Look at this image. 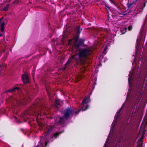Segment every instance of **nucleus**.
Segmentation results:
<instances>
[{"label":"nucleus","instance_id":"obj_1","mask_svg":"<svg viewBox=\"0 0 147 147\" xmlns=\"http://www.w3.org/2000/svg\"><path fill=\"white\" fill-rule=\"evenodd\" d=\"M92 53L91 49L89 48H85L80 49L79 50L78 55L79 58L78 62L80 63L81 65L85 64V60Z\"/></svg>","mask_w":147,"mask_h":147},{"label":"nucleus","instance_id":"obj_2","mask_svg":"<svg viewBox=\"0 0 147 147\" xmlns=\"http://www.w3.org/2000/svg\"><path fill=\"white\" fill-rule=\"evenodd\" d=\"M92 53L91 49L89 48H85L80 49L79 50L78 55L79 58L78 62L80 63L81 65L85 64V60Z\"/></svg>","mask_w":147,"mask_h":147},{"label":"nucleus","instance_id":"obj_3","mask_svg":"<svg viewBox=\"0 0 147 147\" xmlns=\"http://www.w3.org/2000/svg\"><path fill=\"white\" fill-rule=\"evenodd\" d=\"M63 113V117H65L66 120H67L70 117L71 118L74 114V110L71 107L65 109Z\"/></svg>","mask_w":147,"mask_h":147},{"label":"nucleus","instance_id":"obj_4","mask_svg":"<svg viewBox=\"0 0 147 147\" xmlns=\"http://www.w3.org/2000/svg\"><path fill=\"white\" fill-rule=\"evenodd\" d=\"M39 101V100L38 99L35 101V104L32 106L31 109V111L35 112L40 110L41 108H40V106L38 103Z\"/></svg>","mask_w":147,"mask_h":147},{"label":"nucleus","instance_id":"obj_5","mask_svg":"<svg viewBox=\"0 0 147 147\" xmlns=\"http://www.w3.org/2000/svg\"><path fill=\"white\" fill-rule=\"evenodd\" d=\"M90 101V97L89 96H86L85 97L82 102V104L83 105L81 110L82 111H85L89 108V106L87 105L85 109H84L83 107H84V104L87 103Z\"/></svg>","mask_w":147,"mask_h":147},{"label":"nucleus","instance_id":"obj_6","mask_svg":"<svg viewBox=\"0 0 147 147\" xmlns=\"http://www.w3.org/2000/svg\"><path fill=\"white\" fill-rule=\"evenodd\" d=\"M30 100V98H29V94H28L26 96L24 95L23 97H21L20 100L18 101V100H16V102L17 103L20 102L21 103H23L25 104L27 103V101H29Z\"/></svg>","mask_w":147,"mask_h":147},{"label":"nucleus","instance_id":"obj_7","mask_svg":"<svg viewBox=\"0 0 147 147\" xmlns=\"http://www.w3.org/2000/svg\"><path fill=\"white\" fill-rule=\"evenodd\" d=\"M85 40L84 38H80L79 39L77 42L75 43V45L76 47H78L81 46H84L83 45L84 44Z\"/></svg>","mask_w":147,"mask_h":147},{"label":"nucleus","instance_id":"obj_8","mask_svg":"<svg viewBox=\"0 0 147 147\" xmlns=\"http://www.w3.org/2000/svg\"><path fill=\"white\" fill-rule=\"evenodd\" d=\"M59 120L57 122L58 125H62L65 124V120H66L65 117L63 116L62 117H59Z\"/></svg>","mask_w":147,"mask_h":147},{"label":"nucleus","instance_id":"obj_9","mask_svg":"<svg viewBox=\"0 0 147 147\" xmlns=\"http://www.w3.org/2000/svg\"><path fill=\"white\" fill-rule=\"evenodd\" d=\"M22 80L24 83L25 84L29 83V79L27 75H22Z\"/></svg>","mask_w":147,"mask_h":147},{"label":"nucleus","instance_id":"obj_10","mask_svg":"<svg viewBox=\"0 0 147 147\" xmlns=\"http://www.w3.org/2000/svg\"><path fill=\"white\" fill-rule=\"evenodd\" d=\"M64 131L63 130L62 131L59 132H57L54 134L53 135H51V137L52 138H54V139H56L57 138L59 137V135L64 132Z\"/></svg>","mask_w":147,"mask_h":147},{"label":"nucleus","instance_id":"obj_11","mask_svg":"<svg viewBox=\"0 0 147 147\" xmlns=\"http://www.w3.org/2000/svg\"><path fill=\"white\" fill-rule=\"evenodd\" d=\"M77 55L76 54L73 55L71 56V58H69V59H71V60L72 59H74L75 60L77 61V63L78 64H80V63L79 62H78V61L79 60V58H78L77 57Z\"/></svg>","mask_w":147,"mask_h":147},{"label":"nucleus","instance_id":"obj_12","mask_svg":"<svg viewBox=\"0 0 147 147\" xmlns=\"http://www.w3.org/2000/svg\"><path fill=\"white\" fill-rule=\"evenodd\" d=\"M47 143V141H45V142H43L40 145H37L35 147H46Z\"/></svg>","mask_w":147,"mask_h":147},{"label":"nucleus","instance_id":"obj_13","mask_svg":"<svg viewBox=\"0 0 147 147\" xmlns=\"http://www.w3.org/2000/svg\"><path fill=\"white\" fill-rule=\"evenodd\" d=\"M20 88L18 87H15L11 89L5 91V92H10L15 91L16 90H18Z\"/></svg>","mask_w":147,"mask_h":147},{"label":"nucleus","instance_id":"obj_14","mask_svg":"<svg viewBox=\"0 0 147 147\" xmlns=\"http://www.w3.org/2000/svg\"><path fill=\"white\" fill-rule=\"evenodd\" d=\"M53 127L52 125L50 126L47 129V132L45 135L47 136V135L49 134L53 130Z\"/></svg>","mask_w":147,"mask_h":147},{"label":"nucleus","instance_id":"obj_15","mask_svg":"<svg viewBox=\"0 0 147 147\" xmlns=\"http://www.w3.org/2000/svg\"><path fill=\"white\" fill-rule=\"evenodd\" d=\"M110 2L114 4L117 7H120L119 4V3L115 2V0H109Z\"/></svg>","mask_w":147,"mask_h":147},{"label":"nucleus","instance_id":"obj_16","mask_svg":"<svg viewBox=\"0 0 147 147\" xmlns=\"http://www.w3.org/2000/svg\"><path fill=\"white\" fill-rule=\"evenodd\" d=\"M123 106H122L121 108L118 111H117L116 113V114L115 115V117H116V118H117L119 117L120 115V113L123 108Z\"/></svg>","mask_w":147,"mask_h":147},{"label":"nucleus","instance_id":"obj_17","mask_svg":"<svg viewBox=\"0 0 147 147\" xmlns=\"http://www.w3.org/2000/svg\"><path fill=\"white\" fill-rule=\"evenodd\" d=\"M82 29L80 28V27L78 26L76 29V33L77 34H79L82 31Z\"/></svg>","mask_w":147,"mask_h":147},{"label":"nucleus","instance_id":"obj_18","mask_svg":"<svg viewBox=\"0 0 147 147\" xmlns=\"http://www.w3.org/2000/svg\"><path fill=\"white\" fill-rule=\"evenodd\" d=\"M147 3V0H144V3L141 4L140 7L141 9H143L145 7L146 4Z\"/></svg>","mask_w":147,"mask_h":147},{"label":"nucleus","instance_id":"obj_19","mask_svg":"<svg viewBox=\"0 0 147 147\" xmlns=\"http://www.w3.org/2000/svg\"><path fill=\"white\" fill-rule=\"evenodd\" d=\"M71 59H68V61L66 62V63L65 64V66L63 68V69H65L66 68V67H67V65L68 64L71 63Z\"/></svg>","mask_w":147,"mask_h":147},{"label":"nucleus","instance_id":"obj_20","mask_svg":"<svg viewBox=\"0 0 147 147\" xmlns=\"http://www.w3.org/2000/svg\"><path fill=\"white\" fill-rule=\"evenodd\" d=\"M5 23L4 22L2 23L1 26V32H3L4 30V26Z\"/></svg>","mask_w":147,"mask_h":147},{"label":"nucleus","instance_id":"obj_21","mask_svg":"<svg viewBox=\"0 0 147 147\" xmlns=\"http://www.w3.org/2000/svg\"><path fill=\"white\" fill-rule=\"evenodd\" d=\"M35 70L36 68L34 67L32 72V75L33 78H34V77Z\"/></svg>","mask_w":147,"mask_h":147},{"label":"nucleus","instance_id":"obj_22","mask_svg":"<svg viewBox=\"0 0 147 147\" xmlns=\"http://www.w3.org/2000/svg\"><path fill=\"white\" fill-rule=\"evenodd\" d=\"M79 34H77L76 36H75L74 37V38L76 42H77V41L78 40L79 38Z\"/></svg>","mask_w":147,"mask_h":147},{"label":"nucleus","instance_id":"obj_23","mask_svg":"<svg viewBox=\"0 0 147 147\" xmlns=\"http://www.w3.org/2000/svg\"><path fill=\"white\" fill-rule=\"evenodd\" d=\"M10 5L9 4H8L3 9V10L4 11H7L8 9V8Z\"/></svg>","mask_w":147,"mask_h":147},{"label":"nucleus","instance_id":"obj_24","mask_svg":"<svg viewBox=\"0 0 147 147\" xmlns=\"http://www.w3.org/2000/svg\"><path fill=\"white\" fill-rule=\"evenodd\" d=\"M60 103L59 100L57 99H56L55 100V104L57 105H60Z\"/></svg>","mask_w":147,"mask_h":147},{"label":"nucleus","instance_id":"obj_25","mask_svg":"<svg viewBox=\"0 0 147 147\" xmlns=\"http://www.w3.org/2000/svg\"><path fill=\"white\" fill-rule=\"evenodd\" d=\"M133 5V4L132 3H128L127 5L128 8H129Z\"/></svg>","mask_w":147,"mask_h":147},{"label":"nucleus","instance_id":"obj_26","mask_svg":"<svg viewBox=\"0 0 147 147\" xmlns=\"http://www.w3.org/2000/svg\"><path fill=\"white\" fill-rule=\"evenodd\" d=\"M133 28V27L132 25H130L128 26V30L129 31L131 30Z\"/></svg>","mask_w":147,"mask_h":147},{"label":"nucleus","instance_id":"obj_27","mask_svg":"<svg viewBox=\"0 0 147 147\" xmlns=\"http://www.w3.org/2000/svg\"><path fill=\"white\" fill-rule=\"evenodd\" d=\"M138 39H137V45H136V47L137 51L138 50V48H139V42H138Z\"/></svg>","mask_w":147,"mask_h":147},{"label":"nucleus","instance_id":"obj_28","mask_svg":"<svg viewBox=\"0 0 147 147\" xmlns=\"http://www.w3.org/2000/svg\"><path fill=\"white\" fill-rule=\"evenodd\" d=\"M138 0H134L132 3L133 4H136Z\"/></svg>","mask_w":147,"mask_h":147},{"label":"nucleus","instance_id":"obj_29","mask_svg":"<svg viewBox=\"0 0 147 147\" xmlns=\"http://www.w3.org/2000/svg\"><path fill=\"white\" fill-rule=\"evenodd\" d=\"M19 3L18 0H15L13 2L14 3L18 4Z\"/></svg>","mask_w":147,"mask_h":147},{"label":"nucleus","instance_id":"obj_30","mask_svg":"<svg viewBox=\"0 0 147 147\" xmlns=\"http://www.w3.org/2000/svg\"><path fill=\"white\" fill-rule=\"evenodd\" d=\"M80 110H78V111H75L74 112V113H75L76 114H77L79 113Z\"/></svg>","mask_w":147,"mask_h":147},{"label":"nucleus","instance_id":"obj_31","mask_svg":"<svg viewBox=\"0 0 147 147\" xmlns=\"http://www.w3.org/2000/svg\"><path fill=\"white\" fill-rule=\"evenodd\" d=\"M106 31L108 33H110V30L109 29H106Z\"/></svg>","mask_w":147,"mask_h":147},{"label":"nucleus","instance_id":"obj_32","mask_svg":"<svg viewBox=\"0 0 147 147\" xmlns=\"http://www.w3.org/2000/svg\"><path fill=\"white\" fill-rule=\"evenodd\" d=\"M72 42V40H69V44H70V43Z\"/></svg>","mask_w":147,"mask_h":147},{"label":"nucleus","instance_id":"obj_33","mask_svg":"<svg viewBox=\"0 0 147 147\" xmlns=\"http://www.w3.org/2000/svg\"><path fill=\"white\" fill-rule=\"evenodd\" d=\"M119 144V142H118L117 141V142H116V144H115V145L116 146H117V145H118V144Z\"/></svg>","mask_w":147,"mask_h":147},{"label":"nucleus","instance_id":"obj_34","mask_svg":"<svg viewBox=\"0 0 147 147\" xmlns=\"http://www.w3.org/2000/svg\"><path fill=\"white\" fill-rule=\"evenodd\" d=\"M124 29L125 30V32H126V31L127 30V28L126 27H125Z\"/></svg>","mask_w":147,"mask_h":147},{"label":"nucleus","instance_id":"obj_35","mask_svg":"<svg viewBox=\"0 0 147 147\" xmlns=\"http://www.w3.org/2000/svg\"><path fill=\"white\" fill-rule=\"evenodd\" d=\"M141 147V146L140 144H138L137 146V147Z\"/></svg>","mask_w":147,"mask_h":147},{"label":"nucleus","instance_id":"obj_36","mask_svg":"<svg viewBox=\"0 0 147 147\" xmlns=\"http://www.w3.org/2000/svg\"><path fill=\"white\" fill-rule=\"evenodd\" d=\"M5 49H4L2 50V53H3L5 52Z\"/></svg>","mask_w":147,"mask_h":147},{"label":"nucleus","instance_id":"obj_37","mask_svg":"<svg viewBox=\"0 0 147 147\" xmlns=\"http://www.w3.org/2000/svg\"><path fill=\"white\" fill-rule=\"evenodd\" d=\"M109 140V138H108L106 140V143H107V142Z\"/></svg>","mask_w":147,"mask_h":147},{"label":"nucleus","instance_id":"obj_38","mask_svg":"<svg viewBox=\"0 0 147 147\" xmlns=\"http://www.w3.org/2000/svg\"><path fill=\"white\" fill-rule=\"evenodd\" d=\"M128 83H129V84H130V82H129V78H128Z\"/></svg>","mask_w":147,"mask_h":147},{"label":"nucleus","instance_id":"obj_39","mask_svg":"<svg viewBox=\"0 0 147 147\" xmlns=\"http://www.w3.org/2000/svg\"><path fill=\"white\" fill-rule=\"evenodd\" d=\"M2 36V34H0V37Z\"/></svg>","mask_w":147,"mask_h":147},{"label":"nucleus","instance_id":"obj_40","mask_svg":"<svg viewBox=\"0 0 147 147\" xmlns=\"http://www.w3.org/2000/svg\"><path fill=\"white\" fill-rule=\"evenodd\" d=\"M123 14V15L124 16H126V15H127V13H125V14Z\"/></svg>","mask_w":147,"mask_h":147},{"label":"nucleus","instance_id":"obj_41","mask_svg":"<svg viewBox=\"0 0 147 147\" xmlns=\"http://www.w3.org/2000/svg\"><path fill=\"white\" fill-rule=\"evenodd\" d=\"M11 0H9V1H7V2H10L11 1Z\"/></svg>","mask_w":147,"mask_h":147},{"label":"nucleus","instance_id":"obj_42","mask_svg":"<svg viewBox=\"0 0 147 147\" xmlns=\"http://www.w3.org/2000/svg\"><path fill=\"white\" fill-rule=\"evenodd\" d=\"M0 56L1 55V53H0Z\"/></svg>","mask_w":147,"mask_h":147},{"label":"nucleus","instance_id":"obj_43","mask_svg":"<svg viewBox=\"0 0 147 147\" xmlns=\"http://www.w3.org/2000/svg\"><path fill=\"white\" fill-rule=\"evenodd\" d=\"M106 50V48H105V49L104 50Z\"/></svg>","mask_w":147,"mask_h":147},{"label":"nucleus","instance_id":"obj_44","mask_svg":"<svg viewBox=\"0 0 147 147\" xmlns=\"http://www.w3.org/2000/svg\"><path fill=\"white\" fill-rule=\"evenodd\" d=\"M146 20L145 21H145H144V22H146Z\"/></svg>","mask_w":147,"mask_h":147},{"label":"nucleus","instance_id":"obj_45","mask_svg":"<svg viewBox=\"0 0 147 147\" xmlns=\"http://www.w3.org/2000/svg\"><path fill=\"white\" fill-rule=\"evenodd\" d=\"M146 124L147 125V122H146Z\"/></svg>","mask_w":147,"mask_h":147},{"label":"nucleus","instance_id":"obj_46","mask_svg":"<svg viewBox=\"0 0 147 147\" xmlns=\"http://www.w3.org/2000/svg\"><path fill=\"white\" fill-rule=\"evenodd\" d=\"M2 69V68H1V69Z\"/></svg>","mask_w":147,"mask_h":147}]
</instances>
